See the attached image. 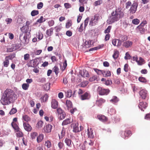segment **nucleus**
<instances>
[{
  "mask_svg": "<svg viewBox=\"0 0 150 150\" xmlns=\"http://www.w3.org/2000/svg\"><path fill=\"white\" fill-rule=\"evenodd\" d=\"M11 101L15 99V94L14 92L12 90L7 89L4 92L3 94Z\"/></svg>",
  "mask_w": 150,
  "mask_h": 150,
  "instance_id": "f03ea898",
  "label": "nucleus"
},
{
  "mask_svg": "<svg viewBox=\"0 0 150 150\" xmlns=\"http://www.w3.org/2000/svg\"><path fill=\"white\" fill-rule=\"evenodd\" d=\"M119 101L118 98L116 96H113L110 101L113 103H117Z\"/></svg>",
  "mask_w": 150,
  "mask_h": 150,
  "instance_id": "ea45409f",
  "label": "nucleus"
},
{
  "mask_svg": "<svg viewBox=\"0 0 150 150\" xmlns=\"http://www.w3.org/2000/svg\"><path fill=\"white\" fill-rule=\"evenodd\" d=\"M39 13V11L38 10H34L32 11L31 14L32 16H34L37 15Z\"/></svg>",
  "mask_w": 150,
  "mask_h": 150,
  "instance_id": "a18cd8bd",
  "label": "nucleus"
},
{
  "mask_svg": "<svg viewBox=\"0 0 150 150\" xmlns=\"http://www.w3.org/2000/svg\"><path fill=\"white\" fill-rule=\"evenodd\" d=\"M66 96L68 98L71 97L72 95V92L71 90L67 91L66 93Z\"/></svg>",
  "mask_w": 150,
  "mask_h": 150,
  "instance_id": "f704fd0d",
  "label": "nucleus"
},
{
  "mask_svg": "<svg viewBox=\"0 0 150 150\" xmlns=\"http://www.w3.org/2000/svg\"><path fill=\"white\" fill-rule=\"evenodd\" d=\"M147 106V103L145 102H140L139 105V107L142 110L144 111V109H145Z\"/></svg>",
  "mask_w": 150,
  "mask_h": 150,
  "instance_id": "dca6fc26",
  "label": "nucleus"
},
{
  "mask_svg": "<svg viewBox=\"0 0 150 150\" xmlns=\"http://www.w3.org/2000/svg\"><path fill=\"white\" fill-rule=\"evenodd\" d=\"M36 59H32L29 62V63H28V66H32L33 65V63H34L35 62H36Z\"/></svg>",
  "mask_w": 150,
  "mask_h": 150,
  "instance_id": "680f3d73",
  "label": "nucleus"
},
{
  "mask_svg": "<svg viewBox=\"0 0 150 150\" xmlns=\"http://www.w3.org/2000/svg\"><path fill=\"white\" fill-rule=\"evenodd\" d=\"M43 62H42L41 61H38L37 59H36V62L33 63V66H38L40 64H41Z\"/></svg>",
  "mask_w": 150,
  "mask_h": 150,
  "instance_id": "bf43d9fd",
  "label": "nucleus"
},
{
  "mask_svg": "<svg viewBox=\"0 0 150 150\" xmlns=\"http://www.w3.org/2000/svg\"><path fill=\"white\" fill-rule=\"evenodd\" d=\"M132 42L131 41H127L124 42L123 44V46L126 48H127L132 45Z\"/></svg>",
  "mask_w": 150,
  "mask_h": 150,
  "instance_id": "a878e982",
  "label": "nucleus"
},
{
  "mask_svg": "<svg viewBox=\"0 0 150 150\" xmlns=\"http://www.w3.org/2000/svg\"><path fill=\"white\" fill-rule=\"evenodd\" d=\"M64 142L67 146L70 147H71L72 146V143L73 144L72 140L70 139L67 138L65 139Z\"/></svg>",
  "mask_w": 150,
  "mask_h": 150,
  "instance_id": "5701e85b",
  "label": "nucleus"
},
{
  "mask_svg": "<svg viewBox=\"0 0 150 150\" xmlns=\"http://www.w3.org/2000/svg\"><path fill=\"white\" fill-rule=\"evenodd\" d=\"M88 82L87 81H83L80 84V85L81 87H84L87 86L88 84Z\"/></svg>",
  "mask_w": 150,
  "mask_h": 150,
  "instance_id": "58836bf2",
  "label": "nucleus"
},
{
  "mask_svg": "<svg viewBox=\"0 0 150 150\" xmlns=\"http://www.w3.org/2000/svg\"><path fill=\"white\" fill-rule=\"evenodd\" d=\"M17 132L16 135L17 137H22L23 136V133L20 131V129H18V130L16 131Z\"/></svg>",
  "mask_w": 150,
  "mask_h": 150,
  "instance_id": "4c0bfd02",
  "label": "nucleus"
},
{
  "mask_svg": "<svg viewBox=\"0 0 150 150\" xmlns=\"http://www.w3.org/2000/svg\"><path fill=\"white\" fill-rule=\"evenodd\" d=\"M48 98V96L47 94H45L44 96H42L40 98L41 102L42 103L46 102Z\"/></svg>",
  "mask_w": 150,
  "mask_h": 150,
  "instance_id": "393cba45",
  "label": "nucleus"
},
{
  "mask_svg": "<svg viewBox=\"0 0 150 150\" xmlns=\"http://www.w3.org/2000/svg\"><path fill=\"white\" fill-rule=\"evenodd\" d=\"M137 30H138V31H140L141 33L144 32L145 30L144 28L140 27V25H139L137 27Z\"/></svg>",
  "mask_w": 150,
  "mask_h": 150,
  "instance_id": "37998d69",
  "label": "nucleus"
},
{
  "mask_svg": "<svg viewBox=\"0 0 150 150\" xmlns=\"http://www.w3.org/2000/svg\"><path fill=\"white\" fill-rule=\"evenodd\" d=\"M90 97L91 95L90 93L86 92L80 96V98L81 100H88L90 98Z\"/></svg>",
  "mask_w": 150,
  "mask_h": 150,
  "instance_id": "9b49d317",
  "label": "nucleus"
},
{
  "mask_svg": "<svg viewBox=\"0 0 150 150\" xmlns=\"http://www.w3.org/2000/svg\"><path fill=\"white\" fill-rule=\"evenodd\" d=\"M118 55V51H115L114 52V53L112 55L113 57L115 59L117 58Z\"/></svg>",
  "mask_w": 150,
  "mask_h": 150,
  "instance_id": "6e6d98bb",
  "label": "nucleus"
},
{
  "mask_svg": "<svg viewBox=\"0 0 150 150\" xmlns=\"http://www.w3.org/2000/svg\"><path fill=\"white\" fill-rule=\"evenodd\" d=\"M131 132L129 130H125L124 134V137H128L131 134Z\"/></svg>",
  "mask_w": 150,
  "mask_h": 150,
  "instance_id": "c9c22d12",
  "label": "nucleus"
},
{
  "mask_svg": "<svg viewBox=\"0 0 150 150\" xmlns=\"http://www.w3.org/2000/svg\"><path fill=\"white\" fill-rule=\"evenodd\" d=\"M25 130L27 131H31L32 128L30 125L26 122H25L23 124Z\"/></svg>",
  "mask_w": 150,
  "mask_h": 150,
  "instance_id": "6ab92c4d",
  "label": "nucleus"
},
{
  "mask_svg": "<svg viewBox=\"0 0 150 150\" xmlns=\"http://www.w3.org/2000/svg\"><path fill=\"white\" fill-rule=\"evenodd\" d=\"M112 83V81L110 80H107L105 81V84L106 85H109Z\"/></svg>",
  "mask_w": 150,
  "mask_h": 150,
  "instance_id": "69168bd1",
  "label": "nucleus"
},
{
  "mask_svg": "<svg viewBox=\"0 0 150 150\" xmlns=\"http://www.w3.org/2000/svg\"><path fill=\"white\" fill-rule=\"evenodd\" d=\"M54 70L56 74L57 75L59 72V69L57 67V66H54Z\"/></svg>",
  "mask_w": 150,
  "mask_h": 150,
  "instance_id": "13d9d810",
  "label": "nucleus"
},
{
  "mask_svg": "<svg viewBox=\"0 0 150 150\" xmlns=\"http://www.w3.org/2000/svg\"><path fill=\"white\" fill-rule=\"evenodd\" d=\"M29 86V85L28 83H24L22 85V88L25 90H26L28 89Z\"/></svg>",
  "mask_w": 150,
  "mask_h": 150,
  "instance_id": "72a5a7b5",
  "label": "nucleus"
},
{
  "mask_svg": "<svg viewBox=\"0 0 150 150\" xmlns=\"http://www.w3.org/2000/svg\"><path fill=\"white\" fill-rule=\"evenodd\" d=\"M81 76L83 77H89V74L88 71L86 70L83 69L81 72Z\"/></svg>",
  "mask_w": 150,
  "mask_h": 150,
  "instance_id": "4be33fe9",
  "label": "nucleus"
},
{
  "mask_svg": "<svg viewBox=\"0 0 150 150\" xmlns=\"http://www.w3.org/2000/svg\"><path fill=\"white\" fill-rule=\"evenodd\" d=\"M132 22L134 24L137 25L139 23V21L138 19L136 18L133 20Z\"/></svg>",
  "mask_w": 150,
  "mask_h": 150,
  "instance_id": "8fccbe9b",
  "label": "nucleus"
},
{
  "mask_svg": "<svg viewBox=\"0 0 150 150\" xmlns=\"http://www.w3.org/2000/svg\"><path fill=\"white\" fill-rule=\"evenodd\" d=\"M132 58V56L129 54L128 52L126 53L125 56V59H130Z\"/></svg>",
  "mask_w": 150,
  "mask_h": 150,
  "instance_id": "864d4df0",
  "label": "nucleus"
},
{
  "mask_svg": "<svg viewBox=\"0 0 150 150\" xmlns=\"http://www.w3.org/2000/svg\"><path fill=\"white\" fill-rule=\"evenodd\" d=\"M30 32L25 33L23 35V33H21L20 35L19 39L21 43L24 44H27L29 42V39L30 37Z\"/></svg>",
  "mask_w": 150,
  "mask_h": 150,
  "instance_id": "f257e3e1",
  "label": "nucleus"
},
{
  "mask_svg": "<svg viewBox=\"0 0 150 150\" xmlns=\"http://www.w3.org/2000/svg\"><path fill=\"white\" fill-rule=\"evenodd\" d=\"M97 118L100 121L102 122H105L107 121L108 118L104 115H99L97 116Z\"/></svg>",
  "mask_w": 150,
  "mask_h": 150,
  "instance_id": "a211bd4d",
  "label": "nucleus"
},
{
  "mask_svg": "<svg viewBox=\"0 0 150 150\" xmlns=\"http://www.w3.org/2000/svg\"><path fill=\"white\" fill-rule=\"evenodd\" d=\"M119 20L118 16L116 15V13L113 11L111 13V16H110L107 20V22L109 24H111Z\"/></svg>",
  "mask_w": 150,
  "mask_h": 150,
  "instance_id": "7ed1b4c3",
  "label": "nucleus"
},
{
  "mask_svg": "<svg viewBox=\"0 0 150 150\" xmlns=\"http://www.w3.org/2000/svg\"><path fill=\"white\" fill-rule=\"evenodd\" d=\"M23 119L25 121L28 122L30 120V118L27 115H25L23 116Z\"/></svg>",
  "mask_w": 150,
  "mask_h": 150,
  "instance_id": "de8ad7c7",
  "label": "nucleus"
},
{
  "mask_svg": "<svg viewBox=\"0 0 150 150\" xmlns=\"http://www.w3.org/2000/svg\"><path fill=\"white\" fill-rule=\"evenodd\" d=\"M98 81L97 76L96 75H93L89 79V81L91 82H93L94 81Z\"/></svg>",
  "mask_w": 150,
  "mask_h": 150,
  "instance_id": "2f4dec72",
  "label": "nucleus"
},
{
  "mask_svg": "<svg viewBox=\"0 0 150 150\" xmlns=\"http://www.w3.org/2000/svg\"><path fill=\"white\" fill-rule=\"evenodd\" d=\"M112 26L110 25L109 26L108 28L104 31L105 33H109L110 32V30Z\"/></svg>",
  "mask_w": 150,
  "mask_h": 150,
  "instance_id": "603ef678",
  "label": "nucleus"
},
{
  "mask_svg": "<svg viewBox=\"0 0 150 150\" xmlns=\"http://www.w3.org/2000/svg\"><path fill=\"white\" fill-rule=\"evenodd\" d=\"M105 102V100L102 98H100V99L96 100V104L98 106H100Z\"/></svg>",
  "mask_w": 150,
  "mask_h": 150,
  "instance_id": "b1692460",
  "label": "nucleus"
},
{
  "mask_svg": "<svg viewBox=\"0 0 150 150\" xmlns=\"http://www.w3.org/2000/svg\"><path fill=\"white\" fill-rule=\"evenodd\" d=\"M139 95L142 99H145L148 96L147 91L144 89L141 90L139 92Z\"/></svg>",
  "mask_w": 150,
  "mask_h": 150,
  "instance_id": "9d476101",
  "label": "nucleus"
},
{
  "mask_svg": "<svg viewBox=\"0 0 150 150\" xmlns=\"http://www.w3.org/2000/svg\"><path fill=\"white\" fill-rule=\"evenodd\" d=\"M71 122V121L70 119H66L63 121L62 123V125L63 126L69 124Z\"/></svg>",
  "mask_w": 150,
  "mask_h": 150,
  "instance_id": "cd10ccee",
  "label": "nucleus"
},
{
  "mask_svg": "<svg viewBox=\"0 0 150 150\" xmlns=\"http://www.w3.org/2000/svg\"><path fill=\"white\" fill-rule=\"evenodd\" d=\"M43 17L42 16H41L40 17V18L38 19L36 21V22L34 24L36 25L38 23H41L42 22H43Z\"/></svg>",
  "mask_w": 150,
  "mask_h": 150,
  "instance_id": "79ce46f5",
  "label": "nucleus"
},
{
  "mask_svg": "<svg viewBox=\"0 0 150 150\" xmlns=\"http://www.w3.org/2000/svg\"><path fill=\"white\" fill-rule=\"evenodd\" d=\"M97 92L100 96L107 95L110 92L108 89H104L101 87H98L97 89Z\"/></svg>",
  "mask_w": 150,
  "mask_h": 150,
  "instance_id": "20e7f679",
  "label": "nucleus"
},
{
  "mask_svg": "<svg viewBox=\"0 0 150 150\" xmlns=\"http://www.w3.org/2000/svg\"><path fill=\"white\" fill-rule=\"evenodd\" d=\"M43 122L40 120L36 124V127L38 129H40L43 125Z\"/></svg>",
  "mask_w": 150,
  "mask_h": 150,
  "instance_id": "c756f323",
  "label": "nucleus"
},
{
  "mask_svg": "<svg viewBox=\"0 0 150 150\" xmlns=\"http://www.w3.org/2000/svg\"><path fill=\"white\" fill-rule=\"evenodd\" d=\"M38 133L35 132H32L30 134L31 138L32 139H35L38 136Z\"/></svg>",
  "mask_w": 150,
  "mask_h": 150,
  "instance_id": "7c9ffc66",
  "label": "nucleus"
},
{
  "mask_svg": "<svg viewBox=\"0 0 150 150\" xmlns=\"http://www.w3.org/2000/svg\"><path fill=\"white\" fill-rule=\"evenodd\" d=\"M65 131L63 129L61 132V135L59 134V139H62L65 135Z\"/></svg>",
  "mask_w": 150,
  "mask_h": 150,
  "instance_id": "49530a36",
  "label": "nucleus"
},
{
  "mask_svg": "<svg viewBox=\"0 0 150 150\" xmlns=\"http://www.w3.org/2000/svg\"><path fill=\"white\" fill-rule=\"evenodd\" d=\"M114 12L116 13L117 16H118L119 18H122L124 16V14L123 12L119 10V9H116Z\"/></svg>",
  "mask_w": 150,
  "mask_h": 150,
  "instance_id": "2eb2a0df",
  "label": "nucleus"
},
{
  "mask_svg": "<svg viewBox=\"0 0 150 150\" xmlns=\"http://www.w3.org/2000/svg\"><path fill=\"white\" fill-rule=\"evenodd\" d=\"M94 70L98 74H102L104 76H109L111 75V72L110 71H102L97 69H94Z\"/></svg>",
  "mask_w": 150,
  "mask_h": 150,
  "instance_id": "423d86ee",
  "label": "nucleus"
},
{
  "mask_svg": "<svg viewBox=\"0 0 150 150\" xmlns=\"http://www.w3.org/2000/svg\"><path fill=\"white\" fill-rule=\"evenodd\" d=\"M120 79L118 78H116L114 79V83L116 84H119L120 83Z\"/></svg>",
  "mask_w": 150,
  "mask_h": 150,
  "instance_id": "3c124183",
  "label": "nucleus"
},
{
  "mask_svg": "<svg viewBox=\"0 0 150 150\" xmlns=\"http://www.w3.org/2000/svg\"><path fill=\"white\" fill-rule=\"evenodd\" d=\"M71 21H69L66 23V26L67 28H69L71 25Z\"/></svg>",
  "mask_w": 150,
  "mask_h": 150,
  "instance_id": "774afa93",
  "label": "nucleus"
},
{
  "mask_svg": "<svg viewBox=\"0 0 150 150\" xmlns=\"http://www.w3.org/2000/svg\"><path fill=\"white\" fill-rule=\"evenodd\" d=\"M43 4L42 2H40L37 5V8L38 9L41 8L43 6Z\"/></svg>",
  "mask_w": 150,
  "mask_h": 150,
  "instance_id": "338daca9",
  "label": "nucleus"
},
{
  "mask_svg": "<svg viewBox=\"0 0 150 150\" xmlns=\"http://www.w3.org/2000/svg\"><path fill=\"white\" fill-rule=\"evenodd\" d=\"M132 60L133 61H136L137 63V64L139 65H142L144 64L145 62L144 60L141 57H139V59L138 60V58L137 56L133 57L132 59Z\"/></svg>",
  "mask_w": 150,
  "mask_h": 150,
  "instance_id": "1a4fd4ad",
  "label": "nucleus"
},
{
  "mask_svg": "<svg viewBox=\"0 0 150 150\" xmlns=\"http://www.w3.org/2000/svg\"><path fill=\"white\" fill-rule=\"evenodd\" d=\"M0 101L1 103L3 105H8L11 101L4 95L2 97Z\"/></svg>",
  "mask_w": 150,
  "mask_h": 150,
  "instance_id": "6e6552de",
  "label": "nucleus"
},
{
  "mask_svg": "<svg viewBox=\"0 0 150 150\" xmlns=\"http://www.w3.org/2000/svg\"><path fill=\"white\" fill-rule=\"evenodd\" d=\"M17 112V110L16 108H13L10 111L9 113L10 115H13Z\"/></svg>",
  "mask_w": 150,
  "mask_h": 150,
  "instance_id": "c03bdc74",
  "label": "nucleus"
},
{
  "mask_svg": "<svg viewBox=\"0 0 150 150\" xmlns=\"http://www.w3.org/2000/svg\"><path fill=\"white\" fill-rule=\"evenodd\" d=\"M52 127V125L50 124L47 125L45 126L44 128V132L47 133L50 132L51 131Z\"/></svg>",
  "mask_w": 150,
  "mask_h": 150,
  "instance_id": "4468645a",
  "label": "nucleus"
},
{
  "mask_svg": "<svg viewBox=\"0 0 150 150\" xmlns=\"http://www.w3.org/2000/svg\"><path fill=\"white\" fill-rule=\"evenodd\" d=\"M44 138V136L43 134H40L37 138V142L38 143L40 142Z\"/></svg>",
  "mask_w": 150,
  "mask_h": 150,
  "instance_id": "bb28decb",
  "label": "nucleus"
},
{
  "mask_svg": "<svg viewBox=\"0 0 150 150\" xmlns=\"http://www.w3.org/2000/svg\"><path fill=\"white\" fill-rule=\"evenodd\" d=\"M53 29L51 28L49 30H47L46 31V34L49 36H50L51 35V33L53 32Z\"/></svg>",
  "mask_w": 150,
  "mask_h": 150,
  "instance_id": "09e8293b",
  "label": "nucleus"
},
{
  "mask_svg": "<svg viewBox=\"0 0 150 150\" xmlns=\"http://www.w3.org/2000/svg\"><path fill=\"white\" fill-rule=\"evenodd\" d=\"M71 126L73 132H78L81 130V129L79 128L78 124L77 122H73L71 125Z\"/></svg>",
  "mask_w": 150,
  "mask_h": 150,
  "instance_id": "0eeeda50",
  "label": "nucleus"
},
{
  "mask_svg": "<svg viewBox=\"0 0 150 150\" xmlns=\"http://www.w3.org/2000/svg\"><path fill=\"white\" fill-rule=\"evenodd\" d=\"M131 5L132 3L130 1H128V2H127L125 4V8L126 9H128L130 6L132 5Z\"/></svg>",
  "mask_w": 150,
  "mask_h": 150,
  "instance_id": "e2e57ef3",
  "label": "nucleus"
},
{
  "mask_svg": "<svg viewBox=\"0 0 150 150\" xmlns=\"http://www.w3.org/2000/svg\"><path fill=\"white\" fill-rule=\"evenodd\" d=\"M139 80L140 82L146 83V80L145 78L142 77H140L139 78Z\"/></svg>",
  "mask_w": 150,
  "mask_h": 150,
  "instance_id": "5fc2aeb1",
  "label": "nucleus"
},
{
  "mask_svg": "<svg viewBox=\"0 0 150 150\" xmlns=\"http://www.w3.org/2000/svg\"><path fill=\"white\" fill-rule=\"evenodd\" d=\"M39 67L38 66H35V67H34V69H33V71L35 73H38L39 71Z\"/></svg>",
  "mask_w": 150,
  "mask_h": 150,
  "instance_id": "052dcab7",
  "label": "nucleus"
},
{
  "mask_svg": "<svg viewBox=\"0 0 150 150\" xmlns=\"http://www.w3.org/2000/svg\"><path fill=\"white\" fill-rule=\"evenodd\" d=\"M11 125L14 129L16 130H18V129H20L18 126L17 125L16 123L12 122L11 123Z\"/></svg>",
  "mask_w": 150,
  "mask_h": 150,
  "instance_id": "c85d7f7f",
  "label": "nucleus"
},
{
  "mask_svg": "<svg viewBox=\"0 0 150 150\" xmlns=\"http://www.w3.org/2000/svg\"><path fill=\"white\" fill-rule=\"evenodd\" d=\"M137 6L138 4L137 3L134 2L133 3L129 9L130 13L132 14L134 13L137 10Z\"/></svg>",
  "mask_w": 150,
  "mask_h": 150,
  "instance_id": "f8f14e48",
  "label": "nucleus"
},
{
  "mask_svg": "<svg viewBox=\"0 0 150 150\" xmlns=\"http://www.w3.org/2000/svg\"><path fill=\"white\" fill-rule=\"evenodd\" d=\"M127 37L126 35L122 36L120 38V39L122 42H124V41L127 40Z\"/></svg>",
  "mask_w": 150,
  "mask_h": 150,
  "instance_id": "4d7b16f0",
  "label": "nucleus"
},
{
  "mask_svg": "<svg viewBox=\"0 0 150 150\" xmlns=\"http://www.w3.org/2000/svg\"><path fill=\"white\" fill-rule=\"evenodd\" d=\"M58 105V103L55 99H52L51 101V107L53 109L57 108Z\"/></svg>",
  "mask_w": 150,
  "mask_h": 150,
  "instance_id": "aec40b11",
  "label": "nucleus"
},
{
  "mask_svg": "<svg viewBox=\"0 0 150 150\" xmlns=\"http://www.w3.org/2000/svg\"><path fill=\"white\" fill-rule=\"evenodd\" d=\"M50 83H47L43 85L44 89L46 91L48 90L50 88Z\"/></svg>",
  "mask_w": 150,
  "mask_h": 150,
  "instance_id": "473e14b6",
  "label": "nucleus"
},
{
  "mask_svg": "<svg viewBox=\"0 0 150 150\" xmlns=\"http://www.w3.org/2000/svg\"><path fill=\"white\" fill-rule=\"evenodd\" d=\"M98 19V16H95L91 18L90 21V24L92 26L94 25L97 23Z\"/></svg>",
  "mask_w": 150,
  "mask_h": 150,
  "instance_id": "ddd939ff",
  "label": "nucleus"
},
{
  "mask_svg": "<svg viewBox=\"0 0 150 150\" xmlns=\"http://www.w3.org/2000/svg\"><path fill=\"white\" fill-rule=\"evenodd\" d=\"M66 104L68 108H71L72 107V103L69 100H67L66 102Z\"/></svg>",
  "mask_w": 150,
  "mask_h": 150,
  "instance_id": "e433bc0d",
  "label": "nucleus"
},
{
  "mask_svg": "<svg viewBox=\"0 0 150 150\" xmlns=\"http://www.w3.org/2000/svg\"><path fill=\"white\" fill-rule=\"evenodd\" d=\"M102 3V1L98 0L95 1L94 2V5L95 6H97L100 5Z\"/></svg>",
  "mask_w": 150,
  "mask_h": 150,
  "instance_id": "0e129e2a",
  "label": "nucleus"
},
{
  "mask_svg": "<svg viewBox=\"0 0 150 150\" xmlns=\"http://www.w3.org/2000/svg\"><path fill=\"white\" fill-rule=\"evenodd\" d=\"M57 112L58 114V117L59 120H62L64 119L66 116L65 112L61 108H59L57 109Z\"/></svg>",
  "mask_w": 150,
  "mask_h": 150,
  "instance_id": "39448f33",
  "label": "nucleus"
},
{
  "mask_svg": "<svg viewBox=\"0 0 150 150\" xmlns=\"http://www.w3.org/2000/svg\"><path fill=\"white\" fill-rule=\"evenodd\" d=\"M84 145L88 147L89 146H92L93 144V141L87 139L84 142Z\"/></svg>",
  "mask_w": 150,
  "mask_h": 150,
  "instance_id": "412c9836",
  "label": "nucleus"
},
{
  "mask_svg": "<svg viewBox=\"0 0 150 150\" xmlns=\"http://www.w3.org/2000/svg\"><path fill=\"white\" fill-rule=\"evenodd\" d=\"M87 132L88 137L90 138H93L94 137V135L93 129L92 128L88 129Z\"/></svg>",
  "mask_w": 150,
  "mask_h": 150,
  "instance_id": "f3484780",
  "label": "nucleus"
},
{
  "mask_svg": "<svg viewBox=\"0 0 150 150\" xmlns=\"http://www.w3.org/2000/svg\"><path fill=\"white\" fill-rule=\"evenodd\" d=\"M45 145L48 148H50L51 146V143L50 141L49 140L45 141Z\"/></svg>",
  "mask_w": 150,
  "mask_h": 150,
  "instance_id": "a19ab883",
  "label": "nucleus"
}]
</instances>
